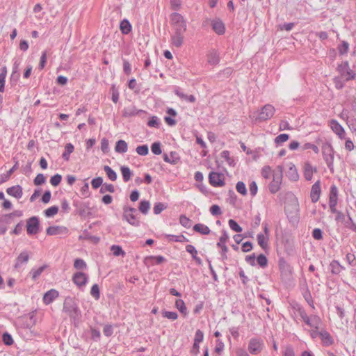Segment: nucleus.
I'll list each match as a JSON object with an SVG mask.
<instances>
[{
  "label": "nucleus",
  "instance_id": "obj_5",
  "mask_svg": "<svg viewBox=\"0 0 356 356\" xmlns=\"http://www.w3.org/2000/svg\"><path fill=\"white\" fill-rule=\"evenodd\" d=\"M26 232L29 236L37 234L40 232V223L38 216H32L26 220Z\"/></svg>",
  "mask_w": 356,
  "mask_h": 356
},
{
  "label": "nucleus",
  "instance_id": "obj_23",
  "mask_svg": "<svg viewBox=\"0 0 356 356\" xmlns=\"http://www.w3.org/2000/svg\"><path fill=\"white\" fill-rule=\"evenodd\" d=\"M123 220L127 221L130 225L134 227H139L140 225V220L137 218L135 214L129 213L122 215Z\"/></svg>",
  "mask_w": 356,
  "mask_h": 356
},
{
  "label": "nucleus",
  "instance_id": "obj_22",
  "mask_svg": "<svg viewBox=\"0 0 356 356\" xmlns=\"http://www.w3.org/2000/svg\"><path fill=\"white\" fill-rule=\"evenodd\" d=\"M319 337H321V339L323 341V343L325 346H328L332 345L334 343L332 337H331L330 333L328 332H327L326 330H322V331L319 332Z\"/></svg>",
  "mask_w": 356,
  "mask_h": 356
},
{
  "label": "nucleus",
  "instance_id": "obj_34",
  "mask_svg": "<svg viewBox=\"0 0 356 356\" xmlns=\"http://www.w3.org/2000/svg\"><path fill=\"white\" fill-rule=\"evenodd\" d=\"M115 152L119 154L125 153L127 150V144L124 140H120L117 142L115 147Z\"/></svg>",
  "mask_w": 356,
  "mask_h": 356
},
{
  "label": "nucleus",
  "instance_id": "obj_42",
  "mask_svg": "<svg viewBox=\"0 0 356 356\" xmlns=\"http://www.w3.org/2000/svg\"><path fill=\"white\" fill-rule=\"evenodd\" d=\"M58 212V206H52L44 210V213L46 217L51 218L54 216Z\"/></svg>",
  "mask_w": 356,
  "mask_h": 356
},
{
  "label": "nucleus",
  "instance_id": "obj_25",
  "mask_svg": "<svg viewBox=\"0 0 356 356\" xmlns=\"http://www.w3.org/2000/svg\"><path fill=\"white\" fill-rule=\"evenodd\" d=\"M193 230L202 235H208L210 234L211 230L209 227L202 223H197L193 226Z\"/></svg>",
  "mask_w": 356,
  "mask_h": 356
},
{
  "label": "nucleus",
  "instance_id": "obj_39",
  "mask_svg": "<svg viewBox=\"0 0 356 356\" xmlns=\"http://www.w3.org/2000/svg\"><path fill=\"white\" fill-rule=\"evenodd\" d=\"M139 111L136 108L135 106H129L124 108L123 111V115L125 117H130L136 115Z\"/></svg>",
  "mask_w": 356,
  "mask_h": 356
},
{
  "label": "nucleus",
  "instance_id": "obj_20",
  "mask_svg": "<svg viewBox=\"0 0 356 356\" xmlns=\"http://www.w3.org/2000/svg\"><path fill=\"white\" fill-rule=\"evenodd\" d=\"M186 250L187 252L191 254L193 259L195 261L197 265L200 266L202 264V259L197 257V251L196 248L192 245H187L186 246Z\"/></svg>",
  "mask_w": 356,
  "mask_h": 356
},
{
  "label": "nucleus",
  "instance_id": "obj_56",
  "mask_svg": "<svg viewBox=\"0 0 356 356\" xmlns=\"http://www.w3.org/2000/svg\"><path fill=\"white\" fill-rule=\"evenodd\" d=\"M62 180V176L59 174H56L50 179V183L54 186H57L60 184Z\"/></svg>",
  "mask_w": 356,
  "mask_h": 356
},
{
  "label": "nucleus",
  "instance_id": "obj_63",
  "mask_svg": "<svg viewBox=\"0 0 356 356\" xmlns=\"http://www.w3.org/2000/svg\"><path fill=\"white\" fill-rule=\"evenodd\" d=\"M103 333L106 337H111L113 333V326L110 324L105 325L103 329Z\"/></svg>",
  "mask_w": 356,
  "mask_h": 356
},
{
  "label": "nucleus",
  "instance_id": "obj_55",
  "mask_svg": "<svg viewBox=\"0 0 356 356\" xmlns=\"http://www.w3.org/2000/svg\"><path fill=\"white\" fill-rule=\"evenodd\" d=\"M45 177L43 174L39 173L33 179V183L35 186H40L45 183Z\"/></svg>",
  "mask_w": 356,
  "mask_h": 356
},
{
  "label": "nucleus",
  "instance_id": "obj_13",
  "mask_svg": "<svg viewBox=\"0 0 356 356\" xmlns=\"http://www.w3.org/2000/svg\"><path fill=\"white\" fill-rule=\"evenodd\" d=\"M331 129L341 138L343 139L346 136V131L342 126L335 120L330 122Z\"/></svg>",
  "mask_w": 356,
  "mask_h": 356
},
{
  "label": "nucleus",
  "instance_id": "obj_24",
  "mask_svg": "<svg viewBox=\"0 0 356 356\" xmlns=\"http://www.w3.org/2000/svg\"><path fill=\"white\" fill-rule=\"evenodd\" d=\"M149 261H155V264H161L166 261L165 258L161 255L147 256L144 258L143 263L145 266H149Z\"/></svg>",
  "mask_w": 356,
  "mask_h": 356
},
{
  "label": "nucleus",
  "instance_id": "obj_12",
  "mask_svg": "<svg viewBox=\"0 0 356 356\" xmlns=\"http://www.w3.org/2000/svg\"><path fill=\"white\" fill-rule=\"evenodd\" d=\"M73 206L76 208V213L80 216L86 217V209H90L89 202H83L74 200Z\"/></svg>",
  "mask_w": 356,
  "mask_h": 356
},
{
  "label": "nucleus",
  "instance_id": "obj_41",
  "mask_svg": "<svg viewBox=\"0 0 356 356\" xmlns=\"http://www.w3.org/2000/svg\"><path fill=\"white\" fill-rule=\"evenodd\" d=\"M207 60L211 65H215L218 62V55L216 51H211L207 54Z\"/></svg>",
  "mask_w": 356,
  "mask_h": 356
},
{
  "label": "nucleus",
  "instance_id": "obj_64",
  "mask_svg": "<svg viewBox=\"0 0 356 356\" xmlns=\"http://www.w3.org/2000/svg\"><path fill=\"white\" fill-rule=\"evenodd\" d=\"M204 339V333L200 330H197L195 334L194 342L201 343Z\"/></svg>",
  "mask_w": 356,
  "mask_h": 356
},
{
  "label": "nucleus",
  "instance_id": "obj_4",
  "mask_svg": "<svg viewBox=\"0 0 356 356\" xmlns=\"http://www.w3.org/2000/svg\"><path fill=\"white\" fill-rule=\"evenodd\" d=\"M283 166L278 165L277 170L273 174V181L269 184V191L271 193H277L280 188L282 180Z\"/></svg>",
  "mask_w": 356,
  "mask_h": 356
},
{
  "label": "nucleus",
  "instance_id": "obj_60",
  "mask_svg": "<svg viewBox=\"0 0 356 356\" xmlns=\"http://www.w3.org/2000/svg\"><path fill=\"white\" fill-rule=\"evenodd\" d=\"M213 216H217L222 213L220 207L217 204H213L209 209Z\"/></svg>",
  "mask_w": 356,
  "mask_h": 356
},
{
  "label": "nucleus",
  "instance_id": "obj_47",
  "mask_svg": "<svg viewBox=\"0 0 356 356\" xmlns=\"http://www.w3.org/2000/svg\"><path fill=\"white\" fill-rule=\"evenodd\" d=\"M167 208V205L162 202H156L154 205L153 211L155 215L160 214L164 209Z\"/></svg>",
  "mask_w": 356,
  "mask_h": 356
},
{
  "label": "nucleus",
  "instance_id": "obj_35",
  "mask_svg": "<svg viewBox=\"0 0 356 356\" xmlns=\"http://www.w3.org/2000/svg\"><path fill=\"white\" fill-rule=\"evenodd\" d=\"M176 308L184 316L187 314V308L185 302L181 299H177L175 301Z\"/></svg>",
  "mask_w": 356,
  "mask_h": 356
},
{
  "label": "nucleus",
  "instance_id": "obj_54",
  "mask_svg": "<svg viewBox=\"0 0 356 356\" xmlns=\"http://www.w3.org/2000/svg\"><path fill=\"white\" fill-rule=\"evenodd\" d=\"M229 196V202L233 206H236L237 204V196L235 192L233 190H229L228 192Z\"/></svg>",
  "mask_w": 356,
  "mask_h": 356
},
{
  "label": "nucleus",
  "instance_id": "obj_62",
  "mask_svg": "<svg viewBox=\"0 0 356 356\" xmlns=\"http://www.w3.org/2000/svg\"><path fill=\"white\" fill-rule=\"evenodd\" d=\"M91 338L95 341H98L100 339L101 334L100 331L95 328H91Z\"/></svg>",
  "mask_w": 356,
  "mask_h": 356
},
{
  "label": "nucleus",
  "instance_id": "obj_9",
  "mask_svg": "<svg viewBox=\"0 0 356 356\" xmlns=\"http://www.w3.org/2000/svg\"><path fill=\"white\" fill-rule=\"evenodd\" d=\"M209 184L214 187H220L225 185L222 175L216 172H211L209 175Z\"/></svg>",
  "mask_w": 356,
  "mask_h": 356
},
{
  "label": "nucleus",
  "instance_id": "obj_38",
  "mask_svg": "<svg viewBox=\"0 0 356 356\" xmlns=\"http://www.w3.org/2000/svg\"><path fill=\"white\" fill-rule=\"evenodd\" d=\"M268 236H265L263 234H259L257 235L258 243L263 249H266L268 247Z\"/></svg>",
  "mask_w": 356,
  "mask_h": 356
},
{
  "label": "nucleus",
  "instance_id": "obj_48",
  "mask_svg": "<svg viewBox=\"0 0 356 356\" xmlns=\"http://www.w3.org/2000/svg\"><path fill=\"white\" fill-rule=\"evenodd\" d=\"M90 295L95 298V300H99L100 298L99 287L97 284H94L90 289Z\"/></svg>",
  "mask_w": 356,
  "mask_h": 356
},
{
  "label": "nucleus",
  "instance_id": "obj_46",
  "mask_svg": "<svg viewBox=\"0 0 356 356\" xmlns=\"http://www.w3.org/2000/svg\"><path fill=\"white\" fill-rule=\"evenodd\" d=\"M2 341L6 346H11L14 341L10 334L7 332H5L2 334Z\"/></svg>",
  "mask_w": 356,
  "mask_h": 356
},
{
  "label": "nucleus",
  "instance_id": "obj_10",
  "mask_svg": "<svg viewBox=\"0 0 356 356\" xmlns=\"http://www.w3.org/2000/svg\"><path fill=\"white\" fill-rule=\"evenodd\" d=\"M229 239V236L225 230H222V235L217 243V246L221 249L222 257L227 258L226 253L228 251V248L225 245L227 241Z\"/></svg>",
  "mask_w": 356,
  "mask_h": 356
},
{
  "label": "nucleus",
  "instance_id": "obj_52",
  "mask_svg": "<svg viewBox=\"0 0 356 356\" xmlns=\"http://www.w3.org/2000/svg\"><path fill=\"white\" fill-rule=\"evenodd\" d=\"M179 222L186 228H189L191 226V220L184 215L180 216Z\"/></svg>",
  "mask_w": 356,
  "mask_h": 356
},
{
  "label": "nucleus",
  "instance_id": "obj_15",
  "mask_svg": "<svg viewBox=\"0 0 356 356\" xmlns=\"http://www.w3.org/2000/svg\"><path fill=\"white\" fill-rule=\"evenodd\" d=\"M211 25L213 31L218 35H223L225 33V24L220 19H214Z\"/></svg>",
  "mask_w": 356,
  "mask_h": 356
},
{
  "label": "nucleus",
  "instance_id": "obj_36",
  "mask_svg": "<svg viewBox=\"0 0 356 356\" xmlns=\"http://www.w3.org/2000/svg\"><path fill=\"white\" fill-rule=\"evenodd\" d=\"M104 170L108 177V178L111 181H115L117 179V173L108 165H104Z\"/></svg>",
  "mask_w": 356,
  "mask_h": 356
},
{
  "label": "nucleus",
  "instance_id": "obj_7",
  "mask_svg": "<svg viewBox=\"0 0 356 356\" xmlns=\"http://www.w3.org/2000/svg\"><path fill=\"white\" fill-rule=\"evenodd\" d=\"M264 348V341L261 338H252L248 343V351L252 355H257L261 352Z\"/></svg>",
  "mask_w": 356,
  "mask_h": 356
},
{
  "label": "nucleus",
  "instance_id": "obj_16",
  "mask_svg": "<svg viewBox=\"0 0 356 356\" xmlns=\"http://www.w3.org/2000/svg\"><path fill=\"white\" fill-rule=\"evenodd\" d=\"M46 232L49 236L65 234H67L68 229L63 226H50L47 229Z\"/></svg>",
  "mask_w": 356,
  "mask_h": 356
},
{
  "label": "nucleus",
  "instance_id": "obj_44",
  "mask_svg": "<svg viewBox=\"0 0 356 356\" xmlns=\"http://www.w3.org/2000/svg\"><path fill=\"white\" fill-rule=\"evenodd\" d=\"M106 192L114 193L115 192L114 186L111 184H107V183L103 184L102 187L100 188L99 193L101 194H104Z\"/></svg>",
  "mask_w": 356,
  "mask_h": 356
},
{
  "label": "nucleus",
  "instance_id": "obj_11",
  "mask_svg": "<svg viewBox=\"0 0 356 356\" xmlns=\"http://www.w3.org/2000/svg\"><path fill=\"white\" fill-rule=\"evenodd\" d=\"M184 33L173 31L170 37L171 44L177 48H180L184 43Z\"/></svg>",
  "mask_w": 356,
  "mask_h": 356
},
{
  "label": "nucleus",
  "instance_id": "obj_3",
  "mask_svg": "<svg viewBox=\"0 0 356 356\" xmlns=\"http://www.w3.org/2000/svg\"><path fill=\"white\" fill-rule=\"evenodd\" d=\"M275 113V107L270 104H267L264 105L263 107H261L260 110L254 113L252 115V118L255 120L266 121L273 118Z\"/></svg>",
  "mask_w": 356,
  "mask_h": 356
},
{
  "label": "nucleus",
  "instance_id": "obj_31",
  "mask_svg": "<svg viewBox=\"0 0 356 356\" xmlns=\"http://www.w3.org/2000/svg\"><path fill=\"white\" fill-rule=\"evenodd\" d=\"M150 209V203L148 200H143L139 202L138 210L144 215H147Z\"/></svg>",
  "mask_w": 356,
  "mask_h": 356
},
{
  "label": "nucleus",
  "instance_id": "obj_1",
  "mask_svg": "<svg viewBox=\"0 0 356 356\" xmlns=\"http://www.w3.org/2000/svg\"><path fill=\"white\" fill-rule=\"evenodd\" d=\"M63 311L74 321H79L81 317V310L74 298L72 297L68 296L65 299Z\"/></svg>",
  "mask_w": 356,
  "mask_h": 356
},
{
  "label": "nucleus",
  "instance_id": "obj_57",
  "mask_svg": "<svg viewBox=\"0 0 356 356\" xmlns=\"http://www.w3.org/2000/svg\"><path fill=\"white\" fill-rule=\"evenodd\" d=\"M349 49V44L346 42L343 41L341 44L338 47L339 52L341 54H345L348 51Z\"/></svg>",
  "mask_w": 356,
  "mask_h": 356
},
{
  "label": "nucleus",
  "instance_id": "obj_32",
  "mask_svg": "<svg viewBox=\"0 0 356 356\" xmlns=\"http://www.w3.org/2000/svg\"><path fill=\"white\" fill-rule=\"evenodd\" d=\"M331 272L333 274H339L342 270H343V267L339 264V262L337 260H333L330 264Z\"/></svg>",
  "mask_w": 356,
  "mask_h": 356
},
{
  "label": "nucleus",
  "instance_id": "obj_27",
  "mask_svg": "<svg viewBox=\"0 0 356 356\" xmlns=\"http://www.w3.org/2000/svg\"><path fill=\"white\" fill-rule=\"evenodd\" d=\"M48 267L49 266L47 264H44L43 266L39 267L38 269H31L30 274L31 275L32 280L33 281L37 280V279L40 276L43 271Z\"/></svg>",
  "mask_w": 356,
  "mask_h": 356
},
{
  "label": "nucleus",
  "instance_id": "obj_58",
  "mask_svg": "<svg viewBox=\"0 0 356 356\" xmlns=\"http://www.w3.org/2000/svg\"><path fill=\"white\" fill-rule=\"evenodd\" d=\"M272 175V170L270 166L266 165L261 170V175L265 179H269Z\"/></svg>",
  "mask_w": 356,
  "mask_h": 356
},
{
  "label": "nucleus",
  "instance_id": "obj_40",
  "mask_svg": "<svg viewBox=\"0 0 356 356\" xmlns=\"http://www.w3.org/2000/svg\"><path fill=\"white\" fill-rule=\"evenodd\" d=\"M111 250L112 251L113 254L115 257H123L125 255V252L122 250V247L118 245H113L111 247Z\"/></svg>",
  "mask_w": 356,
  "mask_h": 356
},
{
  "label": "nucleus",
  "instance_id": "obj_8",
  "mask_svg": "<svg viewBox=\"0 0 356 356\" xmlns=\"http://www.w3.org/2000/svg\"><path fill=\"white\" fill-rule=\"evenodd\" d=\"M72 280L79 288L81 289L86 285L88 281V276L87 274L79 271L76 272L73 275Z\"/></svg>",
  "mask_w": 356,
  "mask_h": 356
},
{
  "label": "nucleus",
  "instance_id": "obj_6",
  "mask_svg": "<svg viewBox=\"0 0 356 356\" xmlns=\"http://www.w3.org/2000/svg\"><path fill=\"white\" fill-rule=\"evenodd\" d=\"M337 70L341 78L346 81L354 79L355 77V72L350 68L348 62H344L338 66Z\"/></svg>",
  "mask_w": 356,
  "mask_h": 356
},
{
  "label": "nucleus",
  "instance_id": "obj_61",
  "mask_svg": "<svg viewBox=\"0 0 356 356\" xmlns=\"http://www.w3.org/2000/svg\"><path fill=\"white\" fill-rule=\"evenodd\" d=\"M151 150L154 154L159 155L162 153L161 149V144L159 143H154L152 145Z\"/></svg>",
  "mask_w": 356,
  "mask_h": 356
},
{
  "label": "nucleus",
  "instance_id": "obj_37",
  "mask_svg": "<svg viewBox=\"0 0 356 356\" xmlns=\"http://www.w3.org/2000/svg\"><path fill=\"white\" fill-rule=\"evenodd\" d=\"M314 171H316L315 168L314 169L310 164L305 163L304 175L307 180L312 179Z\"/></svg>",
  "mask_w": 356,
  "mask_h": 356
},
{
  "label": "nucleus",
  "instance_id": "obj_59",
  "mask_svg": "<svg viewBox=\"0 0 356 356\" xmlns=\"http://www.w3.org/2000/svg\"><path fill=\"white\" fill-rule=\"evenodd\" d=\"M289 138V136L288 134H282L279 136H277L275 138V143L277 144H281V143H283L286 141H287Z\"/></svg>",
  "mask_w": 356,
  "mask_h": 356
},
{
  "label": "nucleus",
  "instance_id": "obj_33",
  "mask_svg": "<svg viewBox=\"0 0 356 356\" xmlns=\"http://www.w3.org/2000/svg\"><path fill=\"white\" fill-rule=\"evenodd\" d=\"M165 237L167 238L169 241L175 242L184 243L188 241V239L184 235L176 236L172 234H165Z\"/></svg>",
  "mask_w": 356,
  "mask_h": 356
},
{
  "label": "nucleus",
  "instance_id": "obj_51",
  "mask_svg": "<svg viewBox=\"0 0 356 356\" xmlns=\"http://www.w3.org/2000/svg\"><path fill=\"white\" fill-rule=\"evenodd\" d=\"M257 264L261 266V268H264L267 266L268 264V259L267 257L263 254H260L257 258Z\"/></svg>",
  "mask_w": 356,
  "mask_h": 356
},
{
  "label": "nucleus",
  "instance_id": "obj_29",
  "mask_svg": "<svg viewBox=\"0 0 356 356\" xmlns=\"http://www.w3.org/2000/svg\"><path fill=\"white\" fill-rule=\"evenodd\" d=\"M17 168L18 161H16L13 168H11L6 174H2L0 175V184L6 181Z\"/></svg>",
  "mask_w": 356,
  "mask_h": 356
},
{
  "label": "nucleus",
  "instance_id": "obj_14",
  "mask_svg": "<svg viewBox=\"0 0 356 356\" xmlns=\"http://www.w3.org/2000/svg\"><path fill=\"white\" fill-rule=\"evenodd\" d=\"M29 259H30V255H29V252L26 250L22 251L15 259L14 268L15 269L19 268L22 264H26L29 261Z\"/></svg>",
  "mask_w": 356,
  "mask_h": 356
},
{
  "label": "nucleus",
  "instance_id": "obj_2",
  "mask_svg": "<svg viewBox=\"0 0 356 356\" xmlns=\"http://www.w3.org/2000/svg\"><path fill=\"white\" fill-rule=\"evenodd\" d=\"M170 24L173 31L186 33L187 23L184 16L178 13H173L170 15Z\"/></svg>",
  "mask_w": 356,
  "mask_h": 356
},
{
  "label": "nucleus",
  "instance_id": "obj_50",
  "mask_svg": "<svg viewBox=\"0 0 356 356\" xmlns=\"http://www.w3.org/2000/svg\"><path fill=\"white\" fill-rule=\"evenodd\" d=\"M321 324V319L317 316H312L311 321L309 324V326L315 328L316 330L318 329L319 325Z\"/></svg>",
  "mask_w": 356,
  "mask_h": 356
},
{
  "label": "nucleus",
  "instance_id": "obj_43",
  "mask_svg": "<svg viewBox=\"0 0 356 356\" xmlns=\"http://www.w3.org/2000/svg\"><path fill=\"white\" fill-rule=\"evenodd\" d=\"M229 227L234 232L240 233L243 231V228L234 219H229L228 221Z\"/></svg>",
  "mask_w": 356,
  "mask_h": 356
},
{
  "label": "nucleus",
  "instance_id": "obj_28",
  "mask_svg": "<svg viewBox=\"0 0 356 356\" xmlns=\"http://www.w3.org/2000/svg\"><path fill=\"white\" fill-rule=\"evenodd\" d=\"M120 29L123 34H129L131 30L132 26L127 19H123L120 24Z\"/></svg>",
  "mask_w": 356,
  "mask_h": 356
},
{
  "label": "nucleus",
  "instance_id": "obj_49",
  "mask_svg": "<svg viewBox=\"0 0 356 356\" xmlns=\"http://www.w3.org/2000/svg\"><path fill=\"white\" fill-rule=\"evenodd\" d=\"M162 316H163V317L166 318L170 320H172V321H175V320L177 319V318H178V314L177 312H168V311H165V310L162 311Z\"/></svg>",
  "mask_w": 356,
  "mask_h": 356
},
{
  "label": "nucleus",
  "instance_id": "obj_19",
  "mask_svg": "<svg viewBox=\"0 0 356 356\" xmlns=\"http://www.w3.org/2000/svg\"><path fill=\"white\" fill-rule=\"evenodd\" d=\"M59 293L56 289H51L47 291L43 296V302L45 305L51 303L58 296Z\"/></svg>",
  "mask_w": 356,
  "mask_h": 356
},
{
  "label": "nucleus",
  "instance_id": "obj_53",
  "mask_svg": "<svg viewBox=\"0 0 356 356\" xmlns=\"http://www.w3.org/2000/svg\"><path fill=\"white\" fill-rule=\"evenodd\" d=\"M103 184V178L101 177H97L92 179L91 185L94 189H97L100 186L102 187Z\"/></svg>",
  "mask_w": 356,
  "mask_h": 356
},
{
  "label": "nucleus",
  "instance_id": "obj_30",
  "mask_svg": "<svg viewBox=\"0 0 356 356\" xmlns=\"http://www.w3.org/2000/svg\"><path fill=\"white\" fill-rule=\"evenodd\" d=\"M120 170H121L123 181L124 182L129 181L131 179V176L133 175L132 172L131 171L129 168L127 166L123 165L120 168Z\"/></svg>",
  "mask_w": 356,
  "mask_h": 356
},
{
  "label": "nucleus",
  "instance_id": "obj_45",
  "mask_svg": "<svg viewBox=\"0 0 356 356\" xmlns=\"http://www.w3.org/2000/svg\"><path fill=\"white\" fill-rule=\"evenodd\" d=\"M74 267L77 270H85L87 268V265L83 259L77 258L74 260Z\"/></svg>",
  "mask_w": 356,
  "mask_h": 356
},
{
  "label": "nucleus",
  "instance_id": "obj_26",
  "mask_svg": "<svg viewBox=\"0 0 356 356\" xmlns=\"http://www.w3.org/2000/svg\"><path fill=\"white\" fill-rule=\"evenodd\" d=\"M288 170L286 172V176L292 181H296L298 179V174L294 165L290 164L287 165Z\"/></svg>",
  "mask_w": 356,
  "mask_h": 356
},
{
  "label": "nucleus",
  "instance_id": "obj_17",
  "mask_svg": "<svg viewBox=\"0 0 356 356\" xmlns=\"http://www.w3.org/2000/svg\"><path fill=\"white\" fill-rule=\"evenodd\" d=\"M321 193L320 181H318L312 186L311 189L310 197L312 202H316L318 200Z\"/></svg>",
  "mask_w": 356,
  "mask_h": 356
},
{
  "label": "nucleus",
  "instance_id": "obj_18",
  "mask_svg": "<svg viewBox=\"0 0 356 356\" xmlns=\"http://www.w3.org/2000/svg\"><path fill=\"white\" fill-rule=\"evenodd\" d=\"M6 193L17 199H19L22 197L23 195V189L22 187L19 185L13 186L12 187L8 188L6 189Z\"/></svg>",
  "mask_w": 356,
  "mask_h": 356
},
{
  "label": "nucleus",
  "instance_id": "obj_21",
  "mask_svg": "<svg viewBox=\"0 0 356 356\" xmlns=\"http://www.w3.org/2000/svg\"><path fill=\"white\" fill-rule=\"evenodd\" d=\"M338 202V189L335 185L330 188L329 205H337Z\"/></svg>",
  "mask_w": 356,
  "mask_h": 356
}]
</instances>
